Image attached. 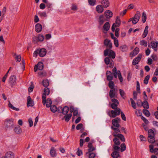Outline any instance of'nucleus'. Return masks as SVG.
I'll list each match as a JSON object with an SVG mask.
<instances>
[{"label":"nucleus","mask_w":158,"mask_h":158,"mask_svg":"<svg viewBox=\"0 0 158 158\" xmlns=\"http://www.w3.org/2000/svg\"><path fill=\"white\" fill-rule=\"evenodd\" d=\"M139 115L140 116L141 119L146 124H147L148 123V121L142 115V114H141L140 115Z\"/></svg>","instance_id":"47"},{"label":"nucleus","mask_w":158,"mask_h":158,"mask_svg":"<svg viewBox=\"0 0 158 158\" xmlns=\"http://www.w3.org/2000/svg\"><path fill=\"white\" fill-rule=\"evenodd\" d=\"M35 29L36 32H40L42 31V26L40 23H37L35 25Z\"/></svg>","instance_id":"18"},{"label":"nucleus","mask_w":158,"mask_h":158,"mask_svg":"<svg viewBox=\"0 0 158 158\" xmlns=\"http://www.w3.org/2000/svg\"><path fill=\"white\" fill-rule=\"evenodd\" d=\"M16 61L19 62L21 61V56L20 55L16 56L15 58Z\"/></svg>","instance_id":"58"},{"label":"nucleus","mask_w":158,"mask_h":158,"mask_svg":"<svg viewBox=\"0 0 158 158\" xmlns=\"http://www.w3.org/2000/svg\"><path fill=\"white\" fill-rule=\"evenodd\" d=\"M38 15L41 17H46L47 16L45 12H40L38 13Z\"/></svg>","instance_id":"59"},{"label":"nucleus","mask_w":158,"mask_h":158,"mask_svg":"<svg viewBox=\"0 0 158 158\" xmlns=\"http://www.w3.org/2000/svg\"><path fill=\"white\" fill-rule=\"evenodd\" d=\"M119 48L123 52H126L128 50L127 47L126 45H123L120 46Z\"/></svg>","instance_id":"29"},{"label":"nucleus","mask_w":158,"mask_h":158,"mask_svg":"<svg viewBox=\"0 0 158 158\" xmlns=\"http://www.w3.org/2000/svg\"><path fill=\"white\" fill-rule=\"evenodd\" d=\"M104 61L105 64L108 65L110 64V60L108 57H106L105 58Z\"/></svg>","instance_id":"60"},{"label":"nucleus","mask_w":158,"mask_h":158,"mask_svg":"<svg viewBox=\"0 0 158 158\" xmlns=\"http://www.w3.org/2000/svg\"><path fill=\"white\" fill-rule=\"evenodd\" d=\"M110 28V25L109 22H106L105 23L103 26V32L104 33H106L107 31H108Z\"/></svg>","instance_id":"13"},{"label":"nucleus","mask_w":158,"mask_h":158,"mask_svg":"<svg viewBox=\"0 0 158 158\" xmlns=\"http://www.w3.org/2000/svg\"><path fill=\"white\" fill-rule=\"evenodd\" d=\"M142 58V55L139 54L137 57H136L133 60L132 64L135 65L139 63Z\"/></svg>","instance_id":"9"},{"label":"nucleus","mask_w":158,"mask_h":158,"mask_svg":"<svg viewBox=\"0 0 158 158\" xmlns=\"http://www.w3.org/2000/svg\"><path fill=\"white\" fill-rule=\"evenodd\" d=\"M83 127L82 124L81 123L77 125L76 128L77 130H79Z\"/></svg>","instance_id":"64"},{"label":"nucleus","mask_w":158,"mask_h":158,"mask_svg":"<svg viewBox=\"0 0 158 158\" xmlns=\"http://www.w3.org/2000/svg\"><path fill=\"white\" fill-rule=\"evenodd\" d=\"M121 115L122 119L124 121H126V118L123 112H121Z\"/></svg>","instance_id":"62"},{"label":"nucleus","mask_w":158,"mask_h":158,"mask_svg":"<svg viewBox=\"0 0 158 158\" xmlns=\"http://www.w3.org/2000/svg\"><path fill=\"white\" fill-rule=\"evenodd\" d=\"M14 131L17 134H19L22 132V130L20 127L18 125L15 127L14 129Z\"/></svg>","instance_id":"23"},{"label":"nucleus","mask_w":158,"mask_h":158,"mask_svg":"<svg viewBox=\"0 0 158 158\" xmlns=\"http://www.w3.org/2000/svg\"><path fill=\"white\" fill-rule=\"evenodd\" d=\"M112 123L114 126L117 127H118L120 126L118 122L117 121L116 119H113L112 120Z\"/></svg>","instance_id":"30"},{"label":"nucleus","mask_w":158,"mask_h":158,"mask_svg":"<svg viewBox=\"0 0 158 158\" xmlns=\"http://www.w3.org/2000/svg\"><path fill=\"white\" fill-rule=\"evenodd\" d=\"M42 83L43 85L45 87H47L49 85V82L47 79L43 80Z\"/></svg>","instance_id":"37"},{"label":"nucleus","mask_w":158,"mask_h":158,"mask_svg":"<svg viewBox=\"0 0 158 158\" xmlns=\"http://www.w3.org/2000/svg\"><path fill=\"white\" fill-rule=\"evenodd\" d=\"M114 137H118L123 142H124L125 141V139L124 136L122 134L118 133L117 135H114Z\"/></svg>","instance_id":"21"},{"label":"nucleus","mask_w":158,"mask_h":158,"mask_svg":"<svg viewBox=\"0 0 158 158\" xmlns=\"http://www.w3.org/2000/svg\"><path fill=\"white\" fill-rule=\"evenodd\" d=\"M101 3L102 6L104 8L108 7L110 5V2L109 0H102Z\"/></svg>","instance_id":"16"},{"label":"nucleus","mask_w":158,"mask_h":158,"mask_svg":"<svg viewBox=\"0 0 158 158\" xmlns=\"http://www.w3.org/2000/svg\"><path fill=\"white\" fill-rule=\"evenodd\" d=\"M118 105V104H117V103H113L111 105V107L113 109L116 110L118 108L117 107V106Z\"/></svg>","instance_id":"46"},{"label":"nucleus","mask_w":158,"mask_h":158,"mask_svg":"<svg viewBox=\"0 0 158 158\" xmlns=\"http://www.w3.org/2000/svg\"><path fill=\"white\" fill-rule=\"evenodd\" d=\"M104 56H108L109 57L114 59L115 57V53L114 51L112 50H110L109 49L106 48L104 51Z\"/></svg>","instance_id":"2"},{"label":"nucleus","mask_w":158,"mask_h":158,"mask_svg":"<svg viewBox=\"0 0 158 158\" xmlns=\"http://www.w3.org/2000/svg\"><path fill=\"white\" fill-rule=\"evenodd\" d=\"M119 92L121 96V97L123 98L124 99L126 97L125 95V93L124 92V91L121 89H119Z\"/></svg>","instance_id":"41"},{"label":"nucleus","mask_w":158,"mask_h":158,"mask_svg":"<svg viewBox=\"0 0 158 158\" xmlns=\"http://www.w3.org/2000/svg\"><path fill=\"white\" fill-rule=\"evenodd\" d=\"M103 7H103V6H102V5H98V6H97L96 7V10L98 13H101L103 11Z\"/></svg>","instance_id":"19"},{"label":"nucleus","mask_w":158,"mask_h":158,"mask_svg":"<svg viewBox=\"0 0 158 158\" xmlns=\"http://www.w3.org/2000/svg\"><path fill=\"white\" fill-rule=\"evenodd\" d=\"M107 80L108 81L112 80L113 79V75L110 71H107L106 72Z\"/></svg>","instance_id":"15"},{"label":"nucleus","mask_w":158,"mask_h":158,"mask_svg":"<svg viewBox=\"0 0 158 158\" xmlns=\"http://www.w3.org/2000/svg\"><path fill=\"white\" fill-rule=\"evenodd\" d=\"M113 141L115 145L118 146L121 143L119 139L116 137L113 139Z\"/></svg>","instance_id":"31"},{"label":"nucleus","mask_w":158,"mask_h":158,"mask_svg":"<svg viewBox=\"0 0 158 158\" xmlns=\"http://www.w3.org/2000/svg\"><path fill=\"white\" fill-rule=\"evenodd\" d=\"M140 16L141 15L139 12L137 11L134 17H133L134 19V20L132 21V23L133 24H135L137 23L139 20Z\"/></svg>","instance_id":"5"},{"label":"nucleus","mask_w":158,"mask_h":158,"mask_svg":"<svg viewBox=\"0 0 158 158\" xmlns=\"http://www.w3.org/2000/svg\"><path fill=\"white\" fill-rule=\"evenodd\" d=\"M140 44L141 45H144L145 47H146L147 45V42L145 41L144 40H142L140 41Z\"/></svg>","instance_id":"56"},{"label":"nucleus","mask_w":158,"mask_h":158,"mask_svg":"<svg viewBox=\"0 0 158 158\" xmlns=\"http://www.w3.org/2000/svg\"><path fill=\"white\" fill-rule=\"evenodd\" d=\"M32 39V41L34 44H37L39 41L37 37L34 36Z\"/></svg>","instance_id":"55"},{"label":"nucleus","mask_w":158,"mask_h":158,"mask_svg":"<svg viewBox=\"0 0 158 158\" xmlns=\"http://www.w3.org/2000/svg\"><path fill=\"white\" fill-rule=\"evenodd\" d=\"M155 136H148V142L151 143H153L155 141Z\"/></svg>","instance_id":"36"},{"label":"nucleus","mask_w":158,"mask_h":158,"mask_svg":"<svg viewBox=\"0 0 158 158\" xmlns=\"http://www.w3.org/2000/svg\"><path fill=\"white\" fill-rule=\"evenodd\" d=\"M148 26H147L145 27L143 33L142 35V37L144 38L146 37L148 33Z\"/></svg>","instance_id":"33"},{"label":"nucleus","mask_w":158,"mask_h":158,"mask_svg":"<svg viewBox=\"0 0 158 158\" xmlns=\"http://www.w3.org/2000/svg\"><path fill=\"white\" fill-rule=\"evenodd\" d=\"M115 89H110L109 93L110 97L111 98L115 97Z\"/></svg>","instance_id":"22"},{"label":"nucleus","mask_w":158,"mask_h":158,"mask_svg":"<svg viewBox=\"0 0 158 158\" xmlns=\"http://www.w3.org/2000/svg\"><path fill=\"white\" fill-rule=\"evenodd\" d=\"M113 16L112 12L109 10H106L104 13V16L107 19H110Z\"/></svg>","instance_id":"12"},{"label":"nucleus","mask_w":158,"mask_h":158,"mask_svg":"<svg viewBox=\"0 0 158 158\" xmlns=\"http://www.w3.org/2000/svg\"><path fill=\"white\" fill-rule=\"evenodd\" d=\"M116 112L117 111H116V110H112L111 111V116L110 114H109V116L110 117H112L113 118L117 116V114H116L117 112Z\"/></svg>","instance_id":"43"},{"label":"nucleus","mask_w":158,"mask_h":158,"mask_svg":"<svg viewBox=\"0 0 158 158\" xmlns=\"http://www.w3.org/2000/svg\"><path fill=\"white\" fill-rule=\"evenodd\" d=\"M87 147L88 148V152L86 153V154H88L89 152H92L95 150V148L93 146L92 143L91 142L88 143Z\"/></svg>","instance_id":"14"},{"label":"nucleus","mask_w":158,"mask_h":158,"mask_svg":"<svg viewBox=\"0 0 158 158\" xmlns=\"http://www.w3.org/2000/svg\"><path fill=\"white\" fill-rule=\"evenodd\" d=\"M60 109L62 110V113L64 115H66L69 110V107L67 106H64L63 108H60Z\"/></svg>","instance_id":"20"},{"label":"nucleus","mask_w":158,"mask_h":158,"mask_svg":"<svg viewBox=\"0 0 158 158\" xmlns=\"http://www.w3.org/2000/svg\"><path fill=\"white\" fill-rule=\"evenodd\" d=\"M111 156L114 158H117L119 156V152L117 151H114L111 153Z\"/></svg>","instance_id":"28"},{"label":"nucleus","mask_w":158,"mask_h":158,"mask_svg":"<svg viewBox=\"0 0 158 158\" xmlns=\"http://www.w3.org/2000/svg\"><path fill=\"white\" fill-rule=\"evenodd\" d=\"M16 78L15 75L11 76L9 78V83L11 87L15 85L16 82Z\"/></svg>","instance_id":"6"},{"label":"nucleus","mask_w":158,"mask_h":158,"mask_svg":"<svg viewBox=\"0 0 158 158\" xmlns=\"http://www.w3.org/2000/svg\"><path fill=\"white\" fill-rule=\"evenodd\" d=\"M115 23L117 24V25H116V26L118 27H119L120 25L121 21L120 19H118V16H117L116 17V19L115 21Z\"/></svg>","instance_id":"49"},{"label":"nucleus","mask_w":158,"mask_h":158,"mask_svg":"<svg viewBox=\"0 0 158 158\" xmlns=\"http://www.w3.org/2000/svg\"><path fill=\"white\" fill-rule=\"evenodd\" d=\"M47 51L44 48H38L34 51L33 54V56L36 57L37 55H39L41 57L44 56L46 54Z\"/></svg>","instance_id":"1"},{"label":"nucleus","mask_w":158,"mask_h":158,"mask_svg":"<svg viewBox=\"0 0 158 158\" xmlns=\"http://www.w3.org/2000/svg\"><path fill=\"white\" fill-rule=\"evenodd\" d=\"M108 86L110 89H115L114 88V82L112 80L109 81Z\"/></svg>","instance_id":"35"},{"label":"nucleus","mask_w":158,"mask_h":158,"mask_svg":"<svg viewBox=\"0 0 158 158\" xmlns=\"http://www.w3.org/2000/svg\"><path fill=\"white\" fill-rule=\"evenodd\" d=\"M14 153L11 151H9L7 152L4 156L0 158H14Z\"/></svg>","instance_id":"10"},{"label":"nucleus","mask_w":158,"mask_h":158,"mask_svg":"<svg viewBox=\"0 0 158 158\" xmlns=\"http://www.w3.org/2000/svg\"><path fill=\"white\" fill-rule=\"evenodd\" d=\"M50 93L49 89L47 87H45L44 89V93H43L42 96H46V95H48Z\"/></svg>","instance_id":"27"},{"label":"nucleus","mask_w":158,"mask_h":158,"mask_svg":"<svg viewBox=\"0 0 158 158\" xmlns=\"http://www.w3.org/2000/svg\"><path fill=\"white\" fill-rule=\"evenodd\" d=\"M13 121L14 119L12 118L9 119H6L5 122L6 127V128H13L14 125Z\"/></svg>","instance_id":"4"},{"label":"nucleus","mask_w":158,"mask_h":158,"mask_svg":"<svg viewBox=\"0 0 158 158\" xmlns=\"http://www.w3.org/2000/svg\"><path fill=\"white\" fill-rule=\"evenodd\" d=\"M148 136H155V134L152 129H149L148 131Z\"/></svg>","instance_id":"39"},{"label":"nucleus","mask_w":158,"mask_h":158,"mask_svg":"<svg viewBox=\"0 0 158 158\" xmlns=\"http://www.w3.org/2000/svg\"><path fill=\"white\" fill-rule=\"evenodd\" d=\"M52 101L51 99L50 98H47L46 100V106L47 107H49L52 105Z\"/></svg>","instance_id":"32"},{"label":"nucleus","mask_w":158,"mask_h":158,"mask_svg":"<svg viewBox=\"0 0 158 158\" xmlns=\"http://www.w3.org/2000/svg\"><path fill=\"white\" fill-rule=\"evenodd\" d=\"M50 109L53 113L56 112L57 110V107L55 105H52L50 107Z\"/></svg>","instance_id":"38"},{"label":"nucleus","mask_w":158,"mask_h":158,"mask_svg":"<svg viewBox=\"0 0 158 158\" xmlns=\"http://www.w3.org/2000/svg\"><path fill=\"white\" fill-rule=\"evenodd\" d=\"M46 96H42V103L44 105H46Z\"/></svg>","instance_id":"63"},{"label":"nucleus","mask_w":158,"mask_h":158,"mask_svg":"<svg viewBox=\"0 0 158 158\" xmlns=\"http://www.w3.org/2000/svg\"><path fill=\"white\" fill-rule=\"evenodd\" d=\"M143 112L147 117H149L150 115L149 111L145 108L143 109Z\"/></svg>","instance_id":"40"},{"label":"nucleus","mask_w":158,"mask_h":158,"mask_svg":"<svg viewBox=\"0 0 158 158\" xmlns=\"http://www.w3.org/2000/svg\"><path fill=\"white\" fill-rule=\"evenodd\" d=\"M105 17L103 15H100L98 19V22L100 26L103 24L105 21H107L108 20L105 18Z\"/></svg>","instance_id":"7"},{"label":"nucleus","mask_w":158,"mask_h":158,"mask_svg":"<svg viewBox=\"0 0 158 158\" xmlns=\"http://www.w3.org/2000/svg\"><path fill=\"white\" fill-rule=\"evenodd\" d=\"M151 44L152 48H155L157 47L158 45L157 42H154L153 41H152L151 42Z\"/></svg>","instance_id":"52"},{"label":"nucleus","mask_w":158,"mask_h":158,"mask_svg":"<svg viewBox=\"0 0 158 158\" xmlns=\"http://www.w3.org/2000/svg\"><path fill=\"white\" fill-rule=\"evenodd\" d=\"M150 78V75H147L145 78V79L143 81V83L146 84H148V80Z\"/></svg>","instance_id":"48"},{"label":"nucleus","mask_w":158,"mask_h":158,"mask_svg":"<svg viewBox=\"0 0 158 158\" xmlns=\"http://www.w3.org/2000/svg\"><path fill=\"white\" fill-rule=\"evenodd\" d=\"M72 116L71 113H70L69 114H66L64 117L63 118H62V119H65V120L66 122H68Z\"/></svg>","instance_id":"24"},{"label":"nucleus","mask_w":158,"mask_h":158,"mask_svg":"<svg viewBox=\"0 0 158 158\" xmlns=\"http://www.w3.org/2000/svg\"><path fill=\"white\" fill-rule=\"evenodd\" d=\"M89 4L91 6H94L96 4V0H88Z\"/></svg>","instance_id":"42"},{"label":"nucleus","mask_w":158,"mask_h":158,"mask_svg":"<svg viewBox=\"0 0 158 158\" xmlns=\"http://www.w3.org/2000/svg\"><path fill=\"white\" fill-rule=\"evenodd\" d=\"M142 22L143 23H144L147 19V16L146 14L144 12L142 13Z\"/></svg>","instance_id":"51"},{"label":"nucleus","mask_w":158,"mask_h":158,"mask_svg":"<svg viewBox=\"0 0 158 158\" xmlns=\"http://www.w3.org/2000/svg\"><path fill=\"white\" fill-rule=\"evenodd\" d=\"M34 86L33 83H31L30 86L28 88V91L29 92H32L34 88Z\"/></svg>","instance_id":"54"},{"label":"nucleus","mask_w":158,"mask_h":158,"mask_svg":"<svg viewBox=\"0 0 158 158\" xmlns=\"http://www.w3.org/2000/svg\"><path fill=\"white\" fill-rule=\"evenodd\" d=\"M103 44L104 45L111 49L112 47V44L111 42V41L108 39H106L104 41Z\"/></svg>","instance_id":"8"},{"label":"nucleus","mask_w":158,"mask_h":158,"mask_svg":"<svg viewBox=\"0 0 158 158\" xmlns=\"http://www.w3.org/2000/svg\"><path fill=\"white\" fill-rule=\"evenodd\" d=\"M37 37L39 41L42 42L44 39V36L41 34H39Z\"/></svg>","instance_id":"45"},{"label":"nucleus","mask_w":158,"mask_h":158,"mask_svg":"<svg viewBox=\"0 0 158 158\" xmlns=\"http://www.w3.org/2000/svg\"><path fill=\"white\" fill-rule=\"evenodd\" d=\"M34 105L33 101L30 96L27 97V107L33 106Z\"/></svg>","instance_id":"17"},{"label":"nucleus","mask_w":158,"mask_h":158,"mask_svg":"<svg viewBox=\"0 0 158 158\" xmlns=\"http://www.w3.org/2000/svg\"><path fill=\"white\" fill-rule=\"evenodd\" d=\"M8 106L13 110L16 111H19V108H16L10 102H9L8 103Z\"/></svg>","instance_id":"44"},{"label":"nucleus","mask_w":158,"mask_h":158,"mask_svg":"<svg viewBox=\"0 0 158 158\" xmlns=\"http://www.w3.org/2000/svg\"><path fill=\"white\" fill-rule=\"evenodd\" d=\"M36 65L38 66V67L37 68H38V69L40 70H42L44 68L43 64L42 62H39Z\"/></svg>","instance_id":"34"},{"label":"nucleus","mask_w":158,"mask_h":158,"mask_svg":"<svg viewBox=\"0 0 158 158\" xmlns=\"http://www.w3.org/2000/svg\"><path fill=\"white\" fill-rule=\"evenodd\" d=\"M136 104L137 106L140 107L143 106V108L146 109H148L149 108L148 103L146 100H144L143 102H142L139 99L137 100Z\"/></svg>","instance_id":"3"},{"label":"nucleus","mask_w":158,"mask_h":158,"mask_svg":"<svg viewBox=\"0 0 158 158\" xmlns=\"http://www.w3.org/2000/svg\"><path fill=\"white\" fill-rule=\"evenodd\" d=\"M89 158H94L96 156V154L94 152H89Z\"/></svg>","instance_id":"57"},{"label":"nucleus","mask_w":158,"mask_h":158,"mask_svg":"<svg viewBox=\"0 0 158 158\" xmlns=\"http://www.w3.org/2000/svg\"><path fill=\"white\" fill-rule=\"evenodd\" d=\"M50 155L52 157H55L56 155V150L54 147H52L50 151Z\"/></svg>","instance_id":"25"},{"label":"nucleus","mask_w":158,"mask_h":158,"mask_svg":"<svg viewBox=\"0 0 158 158\" xmlns=\"http://www.w3.org/2000/svg\"><path fill=\"white\" fill-rule=\"evenodd\" d=\"M154 146L152 144L149 145L150 151L151 153H153L156 155H158V148H156L153 149Z\"/></svg>","instance_id":"11"},{"label":"nucleus","mask_w":158,"mask_h":158,"mask_svg":"<svg viewBox=\"0 0 158 158\" xmlns=\"http://www.w3.org/2000/svg\"><path fill=\"white\" fill-rule=\"evenodd\" d=\"M130 100L131 102L132 106L134 109H136V103L135 102L132 98H130Z\"/></svg>","instance_id":"50"},{"label":"nucleus","mask_w":158,"mask_h":158,"mask_svg":"<svg viewBox=\"0 0 158 158\" xmlns=\"http://www.w3.org/2000/svg\"><path fill=\"white\" fill-rule=\"evenodd\" d=\"M121 152L124 151L126 149V145L124 143H123L121 145Z\"/></svg>","instance_id":"53"},{"label":"nucleus","mask_w":158,"mask_h":158,"mask_svg":"<svg viewBox=\"0 0 158 158\" xmlns=\"http://www.w3.org/2000/svg\"><path fill=\"white\" fill-rule=\"evenodd\" d=\"M139 48L136 47L131 52V54L133 56H135L139 53Z\"/></svg>","instance_id":"26"},{"label":"nucleus","mask_w":158,"mask_h":158,"mask_svg":"<svg viewBox=\"0 0 158 158\" xmlns=\"http://www.w3.org/2000/svg\"><path fill=\"white\" fill-rule=\"evenodd\" d=\"M119 28H116L115 30V35L116 37H118L119 36L118 32L119 31Z\"/></svg>","instance_id":"61"}]
</instances>
